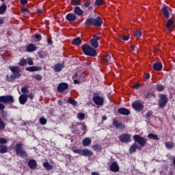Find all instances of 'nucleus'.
I'll use <instances>...</instances> for the list:
<instances>
[{
    "mask_svg": "<svg viewBox=\"0 0 175 175\" xmlns=\"http://www.w3.org/2000/svg\"><path fill=\"white\" fill-rule=\"evenodd\" d=\"M28 64V65H33V61L32 60V58L29 57L27 59V61H26Z\"/></svg>",
    "mask_w": 175,
    "mask_h": 175,
    "instance_id": "51",
    "label": "nucleus"
},
{
    "mask_svg": "<svg viewBox=\"0 0 175 175\" xmlns=\"http://www.w3.org/2000/svg\"><path fill=\"white\" fill-rule=\"evenodd\" d=\"M174 24V22L173 21V20L172 19L168 20L166 24V28H167L169 31H172L174 28V26H173Z\"/></svg>",
    "mask_w": 175,
    "mask_h": 175,
    "instance_id": "26",
    "label": "nucleus"
},
{
    "mask_svg": "<svg viewBox=\"0 0 175 175\" xmlns=\"http://www.w3.org/2000/svg\"><path fill=\"white\" fill-rule=\"evenodd\" d=\"M43 166L46 169V170H53V165H49L48 162L43 163Z\"/></svg>",
    "mask_w": 175,
    "mask_h": 175,
    "instance_id": "38",
    "label": "nucleus"
},
{
    "mask_svg": "<svg viewBox=\"0 0 175 175\" xmlns=\"http://www.w3.org/2000/svg\"><path fill=\"white\" fill-rule=\"evenodd\" d=\"M33 79H35L36 80H37L38 81H40L42 80V79H43L42 77V75L38 74L36 75H33Z\"/></svg>",
    "mask_w": 175,
    "mask_h": 175,
    "instance_id": "42",
    "label": "nucleus"
},
{
    "mask_svg": "<svg viewBox=\"0 0 175 175\" xmlns=\"http://www.w3.org/2000/svg\"><path fill=\"white\" fill-rule=\"evenodd\" d=\"M74 154H79V155L82 154L83 149H73Z\"/></svg>",
    "mask_w": 175,
    "mask_h": 175,
    "instance_id": "44",
    "label": "nucleus"
},
{
    "mask_svg": "<svg viewBox=\"0 0 175 175\" xmlns=\"http://www.w3.org/2000/svg\"><path fill=\"white\" fill-rule=\"evenodd\" d=\"M136 150H142V146H139L137 144H134L129 148L130 154H133V152H136Z\"/></svg>",
    "mask_w": 175,
    "mask_h": 175,
    "instance_id": "16",
    "label": "nucleus"
},
{
    "mask_svg": "<svg viewBox=\"0 0 175 175\" xmlns=\"http://www.w3.org/2000/svg\"><path fill=\"white\" fill-rule=\"evenodd\" d=\"M151 96H152V94L151 93H148L146 95V99H149V98H151Z\"/></svg>",
    "mask_w": 175,
    "mask_h": 175,
    "instance_id": "60",
    "label": "nucleus"
},
{
    "mask_svg": "<svg viewBox=\"0 0 175 175\" xmlns=\"http://www.w3.org/2000/svg\"><path fill=\"white\" fill-rule=\"evenodd\" d=\"M157 91H163V85H157Z\"/></svg>",
    "mask_w": 175,
    "mask_h": 175,
    "instance_id": "53",
    "label": "nucleus"
},
{
    "mask_svg": "<svg viewBox=\"0 0 175 175\" xmlns=\"http://www.w3.org/2000/svg\"><path fill=\"white\" fill-rule=\"evenodd\" d=\"M133 139L135 142H136V143L139 144V146L141 147V149L143 148V147H144L147 143V140L139 135H134Z\"/></svg>",
    "mask_w": 175,
    "mask_h": 175,
    "instance_id": "4",
    "label": "nucleus"
},
{
    "mask_svg": "<svg viewBox=\"0 0 175 175\" xmlns=\"http://www.w3.org/2000/svg\"><path fill=\"white\" fill-rule=\"evenodd\" d=\"M105 3L103 0H96L94 2V6H102Z\"/></svg>",
    "mask_w": 175,
    "mask_h": 175,
    "instance_id": "40",
    "label": "nucleus"
},
{
    "mask_svg": "<svg viewBox=\"0 0 175 175\" xmlns=\"http://www.w3.org/2000/svg\"><path fill=\"white\" fill-rule=\"evenodd\" d=\"M66 18L68 21H76L77 19V16L75 13H69L66 15Z\"/></svg>",
    "mask_w": 175,
    "mask_h": 175,
    "instance_id": "13",
    "label": "nucleus"
},
{
    "mask_svg": "<svg viewBox=\"0 0 175 175\" xmlns=\"http://www.w3.org/2000/svg\"><path fill=\"white\" fill-rule=\"evenodd\" d=\"M150 116H152V111H149L146 113V117H150Z\"/></svg>",
    "mask_w": 175,
    "mask_h": 175,
    "instance_id": "63",
    "label": "nucleus"
},
{
    "mask_svg": "<svg viewBox=\"0 0 175 175\" xmlns=\"http://www.w3.org/2000/svg\"><path fill=\"white\" fill-rule=\"evenodd\" d=\"M133 107L136 111H142L144 109L143 104L140 103L139 101H135L133 103Z\"/></svg>",
    "mask_w": 175,
    "mask_h": 175,
    "instance_id": "10",
    "label": "nucleus"
},
{
    "mask_svg": "<svg viewBox=\"0 0 175 175\" xmlns=\"http://www.w3.org/2000/svg\"><path fill=\"white\" fill-rule=\"evenodd\" d=\"M109 169L110 171L113 172V173H117L118 172H120V167L118 166L117 162L112 163L109 167Z\"/></svg>",
    "mask_w": 175,
    "mask_h": 175,
    "instance_id": "12",
    "label": "nucleus"
},
{
    "mask_svg": "<svg viewBox=\"0 0 175 175\" xmlns=\"http://www.w3.org/2000/svg\"><path fill=\"white\" fill-rule=\"evenodd\" d=\"M15 151L17 155L19 157H27V152L23 150V144H17L15 146Z\"/></svg>",
    "mask_w": 175,
    "mask_h": 175,
    "instance_id": "5",
    "label": "nucleus"
},
{
    "mask_svg": "<svg viewBox=\"0 0 175 175\" xmlns=\"http://www.w3.org/2000/svg\"><path fill=\"white\" fill-rule=\"evenodd\" d=\"M92 142L90 137H86L83 139L82 144L84 147H88V146L91 145Z\"/></svg>",
    "mask_w": 175,
    "mask_h": 175,
    "instance_id": "25",
    "label": "nucleus"
},
{
    "mask_svg": "<svg viewBox=\"0 0 175 175\" xmlns=\"http://www.w3.org/2000/svg\"><path fill=\"white\" fill-rule=\"evenodd\" d=\"M148 139H150L151 140H159V137H158V135L155 134H149L148 135Z\"/></svg>",
    "mask_w": 175,
    "mask_h": 175,
    "instance_id": "34",
    "label": "nucleus"
},
{
    "mask_svg": "<svg viewBox=\"0 0 175 175\" xmlns=\"http://www.w3.org/2000/svg\"><path fill=\"white\" fill-rule=\"evenodd\" d=\"M122 40H124V42H126V40H129V36L123 35L122 36Z\"/></svg>",
    "mask_w": 175,
    "mask_h": 175,
    "instance_id": "54",
    "label": "nucleus"
},
{
    "mask_svg": "<svg viewBox=\"0 0 175 175\" xmlns=\"http://www.w3.org/2000/svg\"><path fill=\"white\" fill-rule=\"evenodd\" d=\"M14 102V98L12 96H0V110H3L5 109V105L1 103H5L11 105Z\"/></svg>",
    "mask_w": 175,
    "mask_h": 175,
    "instance_id": "1",
    "label": "nucleus"
},
{
    "mask_svg": "<svg viewBox=\"0 0 175 175\" xmlns=\"http://www.w3.org/2000/svg\"><path fill=\"white\" fill-rule=\"evenodd\" d=\"M8 143V140L5 138H0V144H6Z\"/></svg>",
    "mask_w": 175,
    "mask_h": 175,
    "instance_id": "50",
    "label": "nucleus"
},
{
    "mask_svg": "<svg viewBox=\"0 0 175 175\" xmlns=\"http://www.w3.org/2000/svg\"><path fill=\"white\" fill-rule=\"evenodd\" d=\"M22 13H23V14H27V13H29V10L27 8H23L21 10Z\"/></svg>",
    "mask_w": 175,
    "mask_h": 175,
    "instance_id": "55",
    "label": "nucleus"
},
{
    "mask_svg": "<svg viewBox=\"0 0 175 175\" xmlns=\"http://www.w3.org/2000/svg\"><path fill=\"white\" fill-rule=\"evenodd\" d=\"M92 175H99V174L96 172H92Z\"/></svg>",
    "mask_w": 175,
    "mask_h": 175,
    "instance_id": "64",
    "label": "nucleus"
},
{
    "mask_svg": "<svg viewBox=\"0 0 175 175\" xmlns=\"http://www.w3.org/2000/svg\"><path fill=\"white\" fill-rule=\"evenodd\" d=\"M100 39L98 36H93V38L90 40V44L93 49H98L99 47V42H98Z\"/></svg>",
    "mask_w": 175,
    "mask_h": 175,
    "instance_id": "6",
    "label": "nucleus"
},
{
    "mask_svg": "<svg viewBox=\"0 0 175 175\" xmlns=\"http://www.w3.org/2000/svg\"><path fill=\"white\" fill-rule=\"evenodd\" d=\"M118 111L120 114H122V116H128L131 113L129 110H128L126 108H120Z\"/></svg>",
    "mask_w": 175,
    "mask_h": 175,
    "instance_id": "23",
    "label": "nucleus"
},
{
    "mask_svg": "<svg viewBox=\"0 0 175 175\" xmlns=\"http://www.w3.org/2000/svg\"><path fill=\"white\" fill-rule=\"evenodd\" d=\"M93 23L94 27H100L103 24V21L100 17L98 16L96 18H93Z\"/></svg>",
    "mask_w": 175,
    "mask_h": 175,
    "instance_id": "15",
    "label": "nucleus"
},
{
    "mask_svg": "<svg viewBox=\"0 0 175 175\" xmlns=\"http://www.w3.org/2000/svg\"><path fill=\"white\" fill-rule=\"evenodd\" d=\"M162 12H163V16H165V17L166 18H169V7H167L165 4H163L162 5Z\"/></svg>",
    "mask_w": 175,
    "mask_h": 175,
    "instance_id": "17",
    "label": "nucleus"
},
{
    "mask_svg": "<svg viewBox=\"0 0 175 175\" xmlns=\"http://www.w3.org/2000/svg\"><path fill=\"white\" fill-rule=\"evenodd\" d=\"M26 70H27V72H38L39 70H42V67H39V66L27 67Z\"/></svg>",
    "mask_w": 175,
    "mask_h": 175,
    "instance_id": "22",
    "label": "nucleus"
},
{
    "mask_svg": "<svg viewBox=\"0 0 175 175\" xmlns=\"http://www.w3.org/2000/svg\"><path fill=\"white\" fill-rule=\"evenodd\" d=\"M21 92H23V94H28V92H29V90H28V88L24 87L21 89Z\"/></svg>",
    "mask_w": 175,
    "mask_h": 175,
    "instance_id": "48",
    "label": "nucleus"
},
{
    "mask_svg": "<svg viewBox=\"0 0 175 175\" xmlns=\"http://www.w3.org/2000/svg\"><path fill=\"white\" fill-rule=\"evenodd\" d=\"M119 139L120 140V142H122V143H129L130 142H131V135L129 134L120 135L119 137Z\"/></svg>",
    "mask_w": 175,
    "mask_h": 175,
    "instance_id": "9",
    "label": "nucleus"
},
{
    "mask_svg": "<svg viewBox=\"0 0 175 175\" xmlns=\"http://www.w3.org/2000/svg\"><path fill=\"white\" fill-rule=\"evenodd\" d=\"M142 33H143V32L142 31V30L138 29L134 33V36H135V38H137V39H140V38L142 37Z\"/></svg>",
    "mask_w": 175,
    "mask_h": 175,
    "instance_id": "35",
    "label": "nucleus"
},
{
    "mask_svg": "<svg viewBox=\"0 0 175 175\" xmlns=\"http://www.w3.org/2000/svg\"><path fill=\"white\" fill-rule=\"evenodd\" d=\"M27 98H29V99H31V100H32V99H33V95L32 94H29L27 96Z\"/></svg>",
    "mask_w": 175,
    "mask_h": 175,
    "instance_id": "61",
    "label": "nucleus"
},
{
    "mask_svg": "<svg viewBox=\"0 0 175 175\" xmlns=\"http://www.w3.org/2000/svg\"><path fill=\"white\" fill-rule=\"evenodd\" d=\"M85 118V115H84V113H79L77 114V118L80 120V121H83V120Z\"/></svg>",
    "mask_w": 175,
    "mask_h": 175,
    "instance_id": "41",
    "label": "nucleus"
},
{
    "mask_svg": "<svg viewBox=\"0 0 175 175\" xmlns=\"http://www.w3.org/2000/svg\"><path fill=\"white\" fill-rule=\"evenodd\" d=\"M28 165L30 169H36V161L33 159L30 160L29 161Z\"/></svg>",
    "mask_w": 175,
    "mask_h": 175,
    "instance_id": "30",
    "label": "nucleus"
},
{
    "mask_svg": "<svg viewBox=\"0 0 175 175\" xmlns=\"http://www.w3.org/2000/svg\"><path fill=\"white\" fill-rule=\"evenodd\" d=\"M0 153L5 154V152H8V147L5 146L0 145Z\"/></svg>",
    "mask_w": 175,
    "mask_h": 175,
    "instance_id": "39",
    "label": "nucleus"
},
{
    "mask_svg": "<svg viewBox=\"0 0 175 175\" xmlns=\"http://www.w3.org/2000/svg\"><path fill=\"white\" fill-rule=\"evenodd\" d=\"M7 8L6 4H3L0 6V14H3L6 12Z\"/></svg>",
    "mask_w": 175,
    "mask_h": 175,
    "instance_id": "36",
    "label": "nucleus"
},
{
    "mask_svg": "<svg viewBox=\"0 0 175 175\" xmlns=\"http://www.w3.org/2000/svg\"><path fill=\"white\" fill-rule=\"evenodd\" d=\"M19 77H21V74H12L10 76L7 75L5 80L8 82H13L15 79H19Z\"/></svg>",
    "mask_w": 175,
    "mask_h": 175,
    "instance_id": "11",
    "label": "nucleus"
},
{
    "mask_svg": "<svg viewBox=\"0 0 175 175\" xmlns=\"http://www.w3.org/2000/svg\"><path fill=\"white\" fill-rule=\"evenodd\" d=\"M153 69L154 70H162V63L158 62L153 64Z\"/></svg>",
    "mask_w": 175,
    "mask_h": 175,
    "instance_id": "28",
    "label": "nucleus"
},
{
    "mask_svg": "<svg viewBox=\"0 0 175 175\" xmlns=\"http://www.w3.org/2000/svg\"><path fill=\"white\" fill-rule=\"evenodd\" d=\"M90 5H91V2L90 1H86L85 3H84V7L85 8H88L90 6Z\"/></svg>",
    "mask_w": 175,
    "mask_h": 175,
    "instance_id": "58",
    "label": "nucleus"
},
{
    "mask_svg": "<svg viewBox=\"0 0 175 175\" xmlns=\"http://www.w3.org/2000/svg\"><path fill=\"white\" fill-rule=\"evenodd\" d=\"M40 122L41 125H46V124H47V120L44 118H40Z\"/></svg>",
    "mask_w": 175,
    "mask_h": 175,
    "instance_id": "45",
    "label": "nucleus"
},
{
    "mask_svg": "<svg viewBox=\"0 0 175 175\" xmlns=\"http://www.w3.org/2000/svg\"><path fill=\"white\" fill-rule=\"evenodd\" d=\"M38 50V47L35 46L33 44H29L27 47H26V51L28 53H32L33 51H36Z\"/></svg>",
    "mask_w": 175,
    "mask_h": 175,
    "instance_id": "19",
    "label": "nucleus"
},
{
    "mask_svg": "<svg viewBox=\"0 0 175 175\" xmlns=\"http://www.w3.org/2000/svg\"><path fill=\"white\" fill-rule=\"evenodd\" d=\"M85 25H94V18H89L85 22Z\"/></svg>",
    "mask_w": 175,
    "mask_h": 175,
    "instance_id": "33",
    "label": "nucleus"
},
{
    "mask_svg": "<svg viewBox=\"0 0 175 175\" xmlns=\"http://www.w3.org/2000/svg\"><path fill=\"white\" fill-rule=\"evenodd\" d=\"M26 64H27V60H25L24 59H21L19 62V65L21 66H24V65H25Z\"/></svg>",
    "mask_w": 175,
    "mask_h": 175,
    "instance_id": "46",
    "label": "nucleus"
},
{
    "mask_svg": "<svg viewBox=\"0 0 175 175\" xmlns=\"http://www.w3.org/2000/svg\"><path fill=\"white\" fill-rule=\"evenodd\" d=\"M111 59V57L109 54L106 55L105 57H104L105 62H109V61H110Z\"/></svg>",
    "mask_w": 175,
    "mask_h": 175,
    "instance_id": "47",
    "label": "nucleus"
},
{
    "mask_svg": "<svg viewBox=\"0 0 175 175\" xmlns=\"http://www.w3.org/2000/svg\"><path fill=\"white\" fill-rule=\"evenodd\" d=\"M72 44H74V46H80V44H81V40L80 39V38H75L72 40Z\"/></svg>",
    "mask_w": 175,
    "mask_h": 175,
    "instance_id": "31",
    "label": "nucleus"
},
{
    "mask_svg": "<svg viewBox=\"0 0 175 175\" xmlns=\"http://www.w3.org/2000/svg\"><path fill=\"white\" fill-rule=\"evenodd\" d=\"M81 129L82 131H85L87 129V127L85 126V124H82Z\"/></svg>",
    "mask_w": 175,
    "mask_h": 175,
    "instance_id": "62",
    "label": "nucleus"
},
{
    "mask_svg": "<svg viewBox=\"0 0 175 175\" xmlns=\"http://www.w3.org/2000/svg\"><path fill=\"white\" fill-rule=\"evenodd\" d=\"M94 153L88 149H82V157H91Z\"/></svg>",
    "mask_w": 175,
    "mask_h": 175,
    "instance_id": "24",
    "label": "nucleus"
},
{
    "mask_svg": "<svg viewBox=\"0 0 175 175\" xmlns=\"http://www.w3.org/2000/svg\"><path fill=\"white\" fill-rule=\"evenodd\" d=\"M92 100L97 106H103V103L105 102V99L99 96H94Z\"/></svg>",
    "mask_w": 175,
    "mask_h": 175,
    "instance_id": "7",
    "label": "nucleus"
},
{
    "mask_svg": "<svg viewBox=\"0 0 175 175\" xmlns=\"http://www.w3.org/2000/svg\"><path fill=\"white\" fill-rule=\"evenodd\" d=\"M5 128V123L2 121V119L0 118V129H4Z\"/></svg>",
    "mask_w": 175,
    "mask_h": 175,
    "instance_id": "52",
    "label": "nucleus"
},
{
    "mask_svg": "<svg viewBox=\"0 0 175 175\" xmlns=\"http://www.w3.org/2000/svg\"><path fill=\"white\" fill-rule=\"evenodd\" d=\"M27 100H28V96L25 94H21L19 96V102L21 105H25L27 103Z\"/></svg>",
    "mask_w": 175,
    "mask_h": 175,
    "instance_id": "20",
    "label": "nucleus"
},
{
    "mask_svg": "<svg viewBox=\"0 0 175 175\" xmlns=\"http://www.w3.org/2000/svg\"><path fill=\"white\" fill-rule=\"evenodd\" d=\"M72 5H74V6H80L81 5V0H71Z\"/></svg>",
    "mask_w": 175,
    "mask_h": 175,
    "instance_id": "37",
    "label": "nucleus"
},
{
    "mask_svg": "<svg viewBox=\"0 0 175 175\" xmlns=\"http://www.w3.org/2000/svg\"><path fill=\"white\" fill-rule=\"evenodd\" d=\"M167 103V97L166 96V95L161 94L160 96V100L159 101V106L161 108L165 107Z\"/></svg>",
    "mask_w": 175,
    "mask_h": 175,
    "instance_id": "8",
    "label": "nucleus"
},
{
    "mask_svg": "<svg viewBox=\"0 0 175 175\" xmlns=\"http://www.w3.org/2000/svg\"><path fill=\"white\" fill-rule=\"evenodd\" d=\"M81 49L85 55L96 57V51L92 46L90 45H82Z\"/></svg>",
    "mask_w": 175,
    "mask_h": 175,
    "instance_id": "2",
    "label": "nucleus"
},
{
    "mask_svg": "<svg viewBox=\"0 0 175 175\" xmlns=\"http://www.w3.org/2000/svg\"><path fill=\"white\" fill-rule=\"evenodd\" d=\"M74 14L77 16H82V14H84V11L80 7L76 6L74 8Z\"/></svg>",
    "mask_w": 175,
    "mask_h": 175,
    "instance_id": "21",
    "label": "nucleus"
},
{
    "mask_svg": "<svg viewBox=\"0 0 175 175\" xmlns=\"http://www.w3.org/2000/svg\"><path fill=\"white\" fill-rule=\"evenodd\" d=\"M139 88H140V84L139 83H135V85L133 87V88H134L135 90H139Z\"/></svg>",
    "mask_w": 175,
    "mask_h": 175,
    "instance_id": "57",
    "label": "nucleus"
},
{
    "mask_svg": "<svg viewBox=\"0 0 175 175\" xmlns=\"http://www.w3.org/2000/svg\"><path fill=\"white\" fill-rule=\"evenodd\" d=\"M68 83H61L57 87V91H59V92H63V91H65V90L68 89Z\"/></svg>",
    "mask_w": 175,
    "mask_h": 175,
    "instance_id": "18",
    "label": "nucleus"
},
{
    "mask_svg": "<svg viewBox=\"0 0 175 175\" xmlns=\"http://www.w3.org/2000/svg\"><path fill=\"white\" fill-rule=\"evenodd\" d=\"M21 3L22 5H27V3H28V1H27V0H21Z\"/></svg>",
    "mask_w": 175,
    "mask_h": 175,
    "instance_id": "59",
    "label": "nucleus"
},
{
    "mask_svg": "<svg viewBox=\"0 0 175 175\" xmlns=\"http://www.w3.org/2000/svg\"><path fill=\"white\" fill-rule=\"evenodd\" d=\"M64 69V65L62 64H57L54 66L53 70L55 72H61Z\"/></svg>",
    "mask_w": 175,
    "mask_h": 175,
    "instance_id": "27",
    "label": "nucleus"
},
{
    "mask_svg": "<svg viewBox=\"0 0 175 175\" xmlns=\"http://www.w3.org/2000/svg\"><path fill=\"white\" fill-rule=\"evenodd\" d=\"M85 76H86L85 73L83 72L78 71L75 72L73 75L72 77L73 79H74L75 84H80L81 81H83V79H84Z\"/></svg>",
    "mask_w": 175,
    "mask_h": 175,
    "instance_id": "3",
    "label": "nucleus"
},
{
    "mask_svg": "<svg viewBox=\"0 0 175 175\" xmlns=\"http://www.w3.org/2000/svg\"><path fill=\"white\" fill-rule=\"evenodd\" d=\"M93 149L95 150V151H99L100 150V146L99 145H95L93 146Z\"/></svg>",
    "mask_w": 175,
    "mask_h": 175,
    "instance_id": "56",
    "label": "nucleus"
},
{
    "mask_svg": "<svg viewBox=\"0 0 175 175\" xmlns=\"http://www.w3.org/2000/svg\"><path fill=\"white\" fill-rule=\"evenodd\" d=\"M68 103L72 105V106H77V103L73 98H69Z\"/></svg>",
    "mask_w": 175,
    "mask_h": 175,
    "instance_id": "43",
    "label": "nucleus"
},
{
    "mask_svg": "<svg viewBox=\"0 0 175 175\" xmlns=\"http://www.w3.org/2000/svg\"><path fill=\"white\" fill-rule=\"evenodd\" d=\"M113 125L115 128H117V129H120L121 131H124V129H125V126L121 123H118V121L116 119L113 120Z\"/></svg>",
    "mask_w": 175,
    "mask_h": 175,
    "instance_id": "14",
    "label": "nucleus"
},
{
    "mask_svg": "<svg viewBox=\"0 0 175 175\" xmlns=\"http://www.w3.org/2000/svg\"><path fill=\"white\" fill-rule=\"evenodd\" d=\"M165 146L167 150H172V148H174V143L171 141L165 142Z\"/></svg>",
    "mask_w": 175,
    "mask_h": 175,
    "instance_id": "29",
    "label": "nucleus"
},
{
    "mask_svg": "<svg viewBox=\"0 0 175 175\" xmlns=\"http://www.w3.org/2000/svg\"><path fill=\"white\" fill-rule=\"evenodd\" d=\"M9 69L13 73H18V72H20V68L18 67H17V66H10Z\"/></svg>",
    "mask_w": 175,
    "mask_h": 175,
    "instance_id": "32",
    "label": "nucleus"
},
{
    "mask_svg": "<svg viewBox=\"0 0 175 175\" xmlns=\"http://www.w3.org/2000/svg\"><path fill=\"white\" fill-rule=\"evenodd\" d=\"M33 38H35V39H36V40H38V42L42 40V36H40L39 34L34 35Z\"/></svg>",
    "mask_w": 175,
    "mask_h": 175,
    "instance_id": "49",
    "label": "nucleus"
}]
</instances>
